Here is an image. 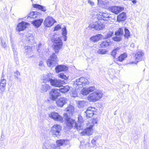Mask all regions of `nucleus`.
I'll return each instance as SVG.
<instances>
[{
  "label": "nucleus",
  "instance_id": "7ed1b4c3",
  "mask_svg": "<svg viewBox=\"0 0 149 149\" xmlns=\"http://www.w3.org/2000/svg\"><path fill=\"white\" fill-rule=\"evenodd\" d=\"M52 42L54 43V49L56 53H58L59 50L61 49L63 45L62 40L58 37L53 38L52 39Z\"/></svg>",
  "mask_w": 149,
  "mask_h": 149
},
{
  "label": "nucleus",
  "instance_id": "3c124183",
  "mask_svg": "<svg viewBox=\"0 0 149 149\" xmlns=\"http://www.w3.org/2000/svg\"><path fill=\"white\" fill-rule=\"evenodd\" d=\"M1 45L4 48H5L7 46V45L6 43L5 42L3 39H1Z\"/></svg>",
  "mask_w": 149,
  "mask_h": 149
},
{
  "label": "nucleus",
  "instance_id": "5fc2aeb1",
  "mask_svg": "<svg viewBox=\"0 0 149 149\" xmlns=\"http://www.w3.org/2000/svg\"><path fill=\"white\" fill-rule=\"evenodd\" d=\"M98 120L97 118H93L91 122L92 123L91 125H93V126L94 124H97Z\"/></svg>",
  "mask_w": 149,
  "mask_h": 149
},
{
  "label": "nucleus",
  "instance_id": "423d86ee",
  "mask_svg": "<svg viewBox=\"0 0 149 149\" xmlns=\"http://www.w3.org/2000/svg\"><path fill=\"white\" fill-rule=\"evenodd\" d=\"M104 25L99 20L90 24L88 27L91 28H93L96 30H102L104 28Z\"/></svg>",
  "mask_w": 149,
  "mask_h": 149
},
{
  "label": "nucleus",
  "instance_id": "7c9ffc66",
  "mask_svg": "<svg viewBox=\"0 0 149 149\" xmlns=\"http://www.w3.org/2000/svg\"><path fill=\"white\" fill-rule=\"evenodd\" d=\"M33 7L34 8H38L43 12H45L46 11L45 7L43 6L38 4H33Z\"/></svg>",
  "mask_w": 149,
  "mask_h": 149
},
{
  "label": "nucleus",
  "instance_id": "13d9d810",
  "mask_svg": "<svg viewBox=\"0 0 149 149\" xmlns=\"http://www.w3.org/2000/svg\"><path fill=\"white\" fill-rule=\"evenodd\" d=\"M39 66L41 67L44 66V65L43 64V62L42 61H40L39 63Z\"/></svg>",
  "mask_w": 149,
  "mask_h": 149
},
{
  "label": "nucleus",
  "instance_id": "09e8293b",
  "mask_svg": "<svg viewBox=\"0 0 149 149\" xmlns=\"http://www.w3.org/2000/svg\"><path fill=\"white\" fill-rule=\"evenodd\" d=\"M62 35L63 36H65L67 34V31L66 28L65 26L62 29Z\"/></svg>",
  "mask_w": 149,
  "mask_h": 149
},
{
  "label": "nucleus",
  "instance_id": "b1692460",
  "mask_svg": "<svg viewBox=\"0 0 149 149\" xmlns=\"http://www.w3.org/2000/svg\"><path fill=\"white\" fill-rule=\"evenodd\" d=\"M126 13L123 12L119 14L117 17V20L119 22H121L125 20L126 18Z\"/></svg>",
  "mask_w": 149,
  "mask_h": 149
},
{
  "label": "nucleus",
  "instance_id": "bf43d9fd",
  "mask_svg": "<svg viewBox=\"0 0 149 149\" xmlns=\"http://www.w3.org/2000/svg\"><path fill=\"white\" fill-rule=\"evenodd\" d=\"M96 141L94 140V139H93L91 141V143L93 145H95L96 143Z\"/></svg>",
  "mask_w": 149,
  "mask_h": 149
},
{
  "label": "nucleus",
  "instance_id": "58836bf2",
  "mask_svg": "<svg viewBox=\"0 0 149 149\" xmlns=\"http://www.w3.org/2000/svg\"><path fill=\"white\" fill-rule=\"evenodd\" d=\"M10 42H11V46L12 47V49L13 51L14 52V56H15V55H17V52L15 51V45L14 44V42L13 41V40L11 38H10Z\"/></svg>",
  "mask_w": 149,
  "mask_h": 149
},
{
  "label": "nucleus",
  "instance_id": "f03ea898",
  "mask_svg": "<svg viewBox=\"0 0 149 149\" xmlns=\"http://www.w3.org/2000/svg\"><path fill=\"white\" fill-rule=\"evenodd\" d=\"M103 93L101 91L97 90L90 94L88 96V100L90 102H96L102 97Z\"/></svg>",
  "mask_w": 149,
  "mask_h": 149
},
{
  "label": "nucleus",
  "instance_id": "a878e982",
  "mask_svg": "<svg viewBox=\"0 0 149 149\" xmlns=\"http://www.w3.org/2000/svg\"><path fill=\"white\" fill-rule=\"evenodd\" d=\"M43 21V20L42 19H40L38 20H35L32 22V23L34 26L38 28L41 24Z\"/></svg>",
  "mask_w": 149,
  "mask_h": 149
},
{
  "label": "nucleus",
  "instance_id": "a19ab883",
  "mask_svg": "<svg viewBox=\"0 0 149 149\" xmlns=\"http://www.w3.org/2000/svg\"><path fill=\"white\" fill-rule=\"evenodd\" d=\"M27 40L28 41L32 42L33 41L34 38L31 34H28L26 35Z\"/></svg>",
  "mask_w": 149,
  "mask_h": 149
},
{
  "label": "nucleus",
  "instance_id": "6ab92c4d",
  "mask_svg": "<svg viewBox=\"0 0 149 149\" xmlns=\"http://www.w3.org/2000/svg\"><path fill=\"white\" fill-rule=\"evenodd\" d=\"M93 125H91L89 127L84 130L83 132H81V134L83 135H88L89 136L91 135L92 132Z\"/></svg>",
  "mask_w": 149,
  "mask_h": 149
},
{
  "label": "nucleus",
  "instance_id": "393cba45",
  "mask_svg": "<svg viewBox=\"0 0 149 149\" xmlns=\"http://www.w3.org/2000/svg\"><path fill=\"white\" fill-rule=\"evenodd\" d=\"M111 43L109 40H105L101 42L100 46L102 48H105L111 45Z\"/></svg>",
  "mask_w": 149,
  "mask_h": 149
},
{
  "label": "nucleus",
  "instance_id": "de8ad7c7",
  "mask_svg": "<svg viewBox=\"0 0 149 149\" xmlns=\"http://www.w3.org/2000/svg\"><path fill=\"white\" fill-rule=\"evenodd\" d=\"M70 95L72 97H75L77 96V94L75 91H72L70 92Z\"/></svg>",
  "mask_w": 149,
  "mask_h": 149
},
{
  "label": "nucleus",
  "instance_id": "e433bc0d",
  "mask_svg": "<svg viewBox=\"0 0 149 149\" xmlns=\"http://www.w3.org/2000/svg\"><path fill=\"white\" fill-rule=\"evenodd\" d=\"M113 34V31L110 30L107 32L105 35V37L104 38L107 39L111 37Z\"/></svg>",
  "mask_w": 149,
  "mask_h": 149
},
{
  "label": "nucleus",
  "instance_id": "9d476101",
  "mask_svg": "<svg viewBox=\"0 0 149 149\" xmlns=\"http://www.w3.org/2000/svg\"><path fill=\"white\" fill-rule=\"evenodd\" d=\"M56 22L55 20L52 17L48 16L44 21L45 26L47 27H50Z\"/></svg>",
  "mask_w": 149,
  "mask_h": 149
},
{
  "label": "nucleus",
  "instance_id": "a18cd8bd",
  "mask_svg": "<svg viewBox=\"0 0 149 149\" xmlns=\"http://www.w3.org/2000/svg\"><path fill=\"white\" fill-rule=\"evenodd\" d=\"M86 105L85 102L84 101H81L79 102L78 104V107L79 108H83Z\"/></svg>",
  "mask_w": 149,
  "mask_h": 149
},
{
  "label": "nucleus",
  "instance_id": "2eb2a0df",
  "mask_svg": "<svg viewBox=\"0 0 149 149\" xmlns=\"http://www.w3.org/2000/svg\"><path fill=\"white\" fill-rule=\"evenodd\" d=\"M108 9L110 11L117 14L123 10L124 8L122 7L112 6L109 7Z\"/></svg>",
  "mask_w": 149,
  "mask_h": 149
},
{
  "label": "nucleus",
  "instance_id": "6e6552de",
  "mask_svg": "<svg viewBox=\"0 0 149 149\" xmlns=\"http://www.w3.org/2000/svg\"><path fill=\"white\" fill-rule=\"evenodd\" d=\"M74 83L78 86L82 85L83 86H85V85L88 84L89 82L87 79L82 77L76 79Z\"/></svg>",
  "mask_w": 149,
  "mask_h": 149
},
{
  "label": "nucleus",
  "instance_id": "9b49d317",
  "mask_svg": "<svg viewBox=\"0 0 149 149\" xmlns=\"http://www.w3.org/2000/svg\"><path fill=\"white\" fill-rule=\"evenodd\" d=\"M6 81L4 78V77L2 75L0 81V93L3 95V92L6 89Z\"/></svg>",
  "mask_w": 149,
  "mask_h": 149
},
{
  "label": "nucleus",
  "instance_id": "f8f14e48",
  "mask_svg": "<svg viewBox=\"0 0 149 149\" xmlns=\"http://www.w3.org/2000/svg\"><path fill=\"white\" fill-rule=\"evenodd\" d=\"M49 116L50 118L56 121H59L61 122H62L63 121L62 117L59 115L58 113L55 112L51 113L49 115Z\"/></svg>",
  "mask_w": 149,
  "mask_h": 149
},
{
  "label": "nucleus",
  "instance_id": "ddd939ff",
  "mask_svg": "<svg viewBox=\"0 0 149 149\" xmlns=\"http://www.w3.org/2000/svg\"><path fill=\"white\" fill-rule=\"evenodd\" d=\"M95 110V108L91 107H88L86 111L84 112L85 117L89 118L92 117L94 114V112Z\"/></svg>",
  "mask_w": 149,
  "mask_h": 149
},
{
  "label": "nucleus",
  "instance_id": "473e14b6",
  "mask_svg": "<svg viewBox=\"0 0 149 149\" xmlns=\"http://www.w3.org/2000/svg\"><path fill=\"white\" fill-rule=\"evenodd\" d=\"M38 13L36 12H32L30 13L27 17V19H29V18H35L38 16Z\"/></svg>",
  "mask_w": 149,
  "mask_h": 149
},
{
  "label": "nucleus",
  "instance_id": "c756f323",
  "mask_svg": "<svg viewBox=\"0 0 149 149\" xmlns=\"http://www.w3.org/2000/svg\"><path fill=\"white\" fill-rule=\"evenodd\" d=\"M115 36L112 38V39L114 41L116 42H119L122 40L123 36L117 34L115 33Z\"/></svg>",
  "mask_w": 149,
  "mask_h": 149
},
{
  "label": "nucleus",
  "instance_id": "0e129e2a",
  "mask_svg": "<svg viewBox=\"0 0 149 149\" xmlns=\"http://www.w3.org/2000/svg\"><path fill=\"white\" fill-rule=\"evenodd\" d=\"M132 2L134 3H136V0H133Z\"/></svg>",
  "mask_w": 149,
  "mask_h": 149
},
{
  "label": "nucleus",
  "instance_id": "4468645a",
  "mask_svg": "<svg viewBox=\"0 0 149 149\" xmlns=\"http://www.w3.org/2000/svg\"><path fill=\"white\" fill-rule=\"evenodd\" d=\"M65 82L60 79H52L51 81V84L53 86L60 87L62 86V85L65 84Z\"/></svg>",
  "mask_w": 149,
  "mask_h": 149
},
{
  "label": "nucleus",
  "instance_id": "a211bd4d",
  "mask_svg": "<svg viewBox=\"0 0 149 149\" xmlns=\"http://www.w3.org/2000/svg\"><path fill=\"white\" fill-rule=\"evenodd\" d=\"M67 99L64 97L60 98L56 101V103L58 106L62 107L67 102Z\"/></svg>",
  "mask_w": 149,
  "mask_h": 149
},
{
  "label": "nucleus",
  "instance_id": "f257e3e1",
  "mask_svg": "<svg viewBox=\"0 0 149 149\" xmlns=\"http://www.w3.org/2000/svg\"><path fill=\"white\" fill-rule=\"evenodd\" d=\"M66 120V123L67 126L69 128L74 127L77 130H81L82 128V124L80 123H77L74 120L71 119L66 113L64 114Z\"/></svg>",
  "mask_w": 149,
  "mask_h": 149
},
{
  "label": "nucleus",
  "instance_id": "37998d69",
  "mask_svg": "<svg viewBox=\"0 0 149 149\" xmlns=\"http://www.w3.org/2000/svg\"><path fill=\"white\" fill-rule=\"evenodd\" d=\"M58 77L63 79L67 80L68 79V77H67L63 73H61L58 74Z\"/></svg>",
  "mask_w": 149,
  "mask_h": 149
},
{
  "label": "nucleus",
  "instance_id": "052dcab7",
  "mask_svg": "<svg viewBox=\"0 0 149 149\" xmlns=\"http://www.w3.org/2000/svg\"><path fill=\"white\" fill-rule=\"evenodd\" d=\"M146 28L147 30L149 31V21H148V23L147 24Z\"/></svg>",
  "mask_w": 149,
  "mask_h": 149
},
{
  "label": "nucleus",
  "instance_id": "2f4dec72",
  "mask_svg": "<svg viewBox=\"0 0 149 149\" xmlns=\"http://www.w3.org/2000/svg\"><path fill=\"white\" fill-rule=\"evenodd\" d=\"M123 31H125V34H124V36L125 38L128 39L130 36V34L129 30L125 27H123Z\"/></svg>",
  "mask_w": 149,
  "mask_h": 149
},
{
  "label": "nucleus",
  "instance_id": "69168bd1",
  "mask_svg": "<svg viewBox=\"0 0 149 149\" xmlns=\"http://www.w3.org/2000/svg\"><path fill=\"white\" fill-rule=\"evenodd\" d=\"M47 146V145H46V146L43 148H42V149H47L46 148V146Z\"/></svg>",
  "mask_w": 149,
  "mask_h": 149
},
{
  "label": "nucleus",
  "instance_id": "20e7f679",
  "mask_svg": "<svg viewBox=\"0 0 149 149\" xmlns=\"http://www.w3.org/2000/svg\"><path fill=\"white\" fill-rule=\"evenodd\" d=\"M58 61V60L56 55L54 53H53L47 60V63L49 66L53 67L57 64Z\"/></svg>",
  "mask_w": 149,
  "mask_h": 149
},
{
  "label": "nucleus",
  "instance_id": "1a4fd4ad",
  "mask_svg": "<svg viewBox=\"0 0 149 149\" xmlns=\"http://www.w3.org/2000/svg\"><path fill=\"white\" fill-rule=\"evenodd\" d=\"M49 94L51 100L54 101L59 96L60 93L58 89H53L51 90Z\"/></svg>",
  "mask_w": 149,
  "mask_h": 149
},
{
  "label": "nucleus",
  "instance_id": "8fccbe9b",
  "mask_svg": "<svg viewBox=\"0 0 149 149\" xmlns=\"http://www.w3.org/2000/svg\"><path fill=\"white\" fill-rule=\"evenodd\" d=\"M74 107L73 106H71L69 107H67L66 110L67 111H68L69 113L70 112L71 113L72 112V111L73 110Z\"/></svg>",
  "mask_w": 149,
  "mask_h": 149
},
{
  "label": "nucleus",
  "instance_id": "c85d7f7f",
  "mask_svg": "<svg viewBox=\"0 0 149 149\" xmlns=\"http://www.w3.org/2000/svg\"><path fill=\"white\" fill-rule=\"evenodd\" d=\"M115 36L112 38V39L114 41L116 42H119L122 40L123 36L117 34L115 33Z\"/></svg>",
  "mask_w": 149,
  "mask_h": 149
},
{
  "label": "nucleus",
  "instance_id": "4c0bfd02",
  "mask_svg": "<svg viewBox=\"0 0 149 149\" xmlns=\"http://www.w3.org/2000/svg\"><path fill=\"white\" fill-rule=\"evenodd\" d=\"M127 57V55L126 53L122 54L118 57V60L120 61H122L124 60L125 58Z\"/></svg>",
  "mask_w": 149,
  "mask_h": 149
},
{
  "label": "nucleus",
  "instance_id": "e2e57ef3",
  "mask_svg": "<svg viewBox=\"0 0 149 149\" xmlns=\"http://www.w3.org/2000/svg\"><path fill=\"white\" fill-rule=\"evenodd\" d=\"M64 36V41H66L67 40V37L66 36Z\"/></svg>",
  "mask_w": 149,
  "mask_h": 149
},
{
  "label": "nucleus",
  "instance_id": "6e6d98bb",
  "mask_svg": "<svg viewBox=\"0 0 149 149\" xmlns=\"http://www.w3.org/2000/svg\"><path fill=\"white\" fill-rule=\"evenodd\" d=\"M61 29V25L59 24H58L55 27L54 31H57Z\"/></svg>",
  "mask_w": 149,
  "mask_h": 149
},
{
  "label": "nucleus",
  "instance_id": "f3484780",
  "mask_svg": "<svg viewBox=\"0 0 149 149\" xmlns=\"http://www.w3.org/2000/svg\"><path fill=\"white\" fill-rule=\"evenodd\" d=\"M29 24L27 23L22 22L19 23L16 28V30L18 32L24 30L28 26Z\"/></svg>",
  "mask_w": 149,
  "mask_h": 149
},
{
  "label": "nucleus",
  "instance_id": "dca6fc26",
  "mask_svg": "<svg viewBox=\"0 0 149 149\" xmlns=\"http://www.w3.org/2000/svg\"><path fill=\"white\" fill-rule=\"evenodd\" d=\"M110 15V14L107 13H100L98 15V18L99 19L103 20H110V18H111Z\"/></svg>",
  "mask_w": 149,
  "mask_h": 149
},
{
  "label": "nucleus",
  "instance_id": "cd10ccee",
  "mask_svg": "<svg viewBox=\"0 0 149 149\" xmlns=\"http://www.w3.org/2000/svg\"><path fill=\"white\" fill-rule=\"evenodd\" d=\"M67 141L64 140H58L56 141L57 146L60 147V146H61L65 144L66 142Z\"/></svg>",
  "mask_w": 149,
  "mask_h": 149
},
{
  "label": "nucleus",
  "instance_id": "603ef678",
  "mask_svg": "<svg viewBox=\"0 0 149 149\" xmlns=\"http://www.w3.org/2000/svg\"><path fill=\"white\" fill-rule=\"evenodd\" d=\"M20 75V73L18 71H16L14 72V77L15 78L18 79V76Z\"/></svg>",
  "mask_w": 149,
  "mask_h": 149
},
{
  "label": "nucleus",
  "instance_id": "412c9836",
  "mask_svg": "<svg viewBox=\"0 0 149 149\" xmlns=\"http://www.w3.org/2000/svg\"><path fill=\"white\" fill-rule=\"evenodd\" d=\"M50 88L51 87L49 84L44 82L41 84L40 91L42 93H45L50 90Z\"/></svg>",
  "mask_w": 149,
  "mask_h": 149
},
{
  "label": "nucleus",
  "instance_id": "4be33fe9",
  "mask_svg": "<svg viewBox=\"0 0 149 149\" xmlns=\"http://www.w3.org/2000/svg\"><path fill=\"white\" fill-rule=\"evenodd\" d=\"M55 69L56 72L58 73L60 72L66 71L68 69V68L64 65H60L57 66Z\"/></svg>",
  "mask_w": 149,
  "mask_h": 149
},
{
  "label": "nucleus",
  "instance_id": "c9c22d12",
  "mask_svg": "<svg viewBox=\"0 0 149 149\" xmlns=\"http://www.w3.org/2000/svg\"><path fill=\"white\" fill-rule=\"evenodd\" d=\"M115 34H117L123 37L124 36L123 27L119 28L115 32Z\"/></svg>",
  "mask_w": 149,
  "mask_h": 149
},
{
  "label": "nucleus",
  "instance_id": "49530a36",
  "mask_svg": "<svg viewBox=\"0 0 149 149\" xmlns=\"http://www.w3.org/2000/svg\"><path fill=\"white\" fill-rule=\"evenodd\" d=\"M81 94L83 95H87L89 93L87 88H84L81 91Z\"/></svg>",
  "mask_w": 149,
  "mask_h": 149
},
{
  "label": "nucleus",
  "instance_id": "aec40b11",
  "mask_svg": "<svg viewBox=\"0 0 149 149\" xmlns=\"http://www.w3.org/2000/svg\"><path fill=\"white\" fill-rule=\"evenodd\" d=\"M46 145H47L46 146L47 149H60V147L54 145H51V143L48 141H46L44 143L42 148L46 146Z\"/></svg>",
  "mask_w": 149,
  "mask_h": 149
},
{
  "label": "nucleus",
  "instance_id": "864d4df0",
  "mask_svg": "<svg viewBox=\"0 0 149 149\" xmlns=\"http://www.w3.org/2000/svg\"><path fill=\"white\" fill-rule=\"evenodd\" d=\"M89 93L93 91L95 89V87L94 86H91L87 88Z\"/></svg>",
  "mask_w": 149,
  "mask_h": 149
},
{
  "label": "nucleus",
  "instance_id": "680f3d73",
  "mask_svg": "<svg viewBox=\"0 0 149 149\" xmlns=\"http://www.w3.org/2000/svg\"><path fill=\"white\" fill-rule=\"evenodd\" d=\"M99 137L98 136H95V137H94L93 139L94 140H95L96 141L97 139H98Z\"/></svg>",
  "mask_w": 149,
  "mask_h": 149
},
{
  "label": "nucleus",
  "instance_id": "bb28decb",
  "mask_svg": "<svg viewBox=\"0 0 149 149\" xmlns=\"http://www.w3.org/2000/svg\"><path fill=\"white\" fill-rule=\"evenodd\" d=\"M70 88L69 86H62V87L58 89L59 91L63 93H65L68 92L70 90Z\"/></svg>",
  "mask_w": 149,
  "mask_h": 149
},
{
  "label": "nucleus",
  "instance_id": "39448f33",
  "mask_svg": "<svg viewBox=\"0 0 149 149\" xmlns=\"http://www.w3.org/2000/svg\"><path fill=\"white\" fill-rule=\"evenodd\" d=\"M61 129V126L60 125L56 124L51 128L50 131L53 135L58 137L61 135L60 131Z\"/></svg>",
  "mask_w": 149,
  "mask_h": 149
},
{
  "label": "nucleus",
  "instance_id": "0eeeda50",
  "mask_svg": "<svg viewBox=\"0 0 149 149\" xmlns=\"http://www.w3.org/2000/svg\"><path fill=\"white\" fill-rule=\"evenodd\" d=\"M144 55V53L141 51H139L137 52L135 55V61H131L130 63L136 64L139 61L142 59Z\"/></svg>",
  "mask_w": 149,
  "mask_h": 149
},
{
  "label": "nucleus",
  "instance_id": "338daca9",
  "mask_svg": "<svg viewBox=\"0 0 149 149\" xmlns=\"http://www.w3.org/2000/svg\"><path fill=\"white\" fill-rule=\"evenodd\" d=\"M132 46L133 47V46H134V44H132V45H131V46Z\"/></svg>",
  "mask_w": 149,
  "mask_h": 149
},
{
  "label": "nucleus",
  "instance_id": "79ce46f5",
  "mask_svg": "<svg viewBox=\"0 0 149 149\" xmlns=\"http://www.w3.org/2000/svg\"><path fill=\"white\" fill-rule=\"evenodd\" d=\"M107 51L105 49H99L97 51V53L99 54H106Z\"/></svg>",
  "mask_w": 149,
  "mask_h": 149
},
{
  "label": "nucleus",
  "instance_id": "774afa93",
  "mask_svg": "<svg viewBox=\"0 0 149 149\" xmlns=\"http://www.w3.org/2000/svg\"><path fill=\"white\" fill-rule=\"evenodd\" d=\"M116 113L115 112L114 113V115H116Z\"/></svg>",
  "mask_w": 149,
  "mask_h": 149
},
{
  "label": "nucleus",
  "instance_id": "72a5a7b5",
  "mask_svg": "<svg viewBox=\"0 0 149 149\" xmlns=\"http://www.w3.org/2000/svg\"><path fill=\"white\" fill-rule=\"evenodd\" d=\"M52 79L50 78L48 75L44 74L43 75V80L44 82L46 83L50 81V83Z\"/></svg>",
  "mask_w": 149,
  "mask_h": 149
},
{
  "label": "nucleus",
  "instance_id": "4d7b16f0",
  "mask_svg": "<svg viewBox=\"0 0 149 149\" xmlns=\"http://www.w3.org/2000/svg\"><path fill=\"white\" fill-rule=\"evenodd\" d=\"M88 2L91 6H93L94 5V3L91 0H88Z\"/></svg>",
  "mask_w": 149,
  "mask_h": 149
},
{
  "label": "nucleus",
  "instance_id": "ea45409f",
  "mask_svg": "<svg viewBox=\"0 0 149 149\" xmlns=\"http://www.w3.org/2000/svg\"><path fill=\"white\" fill-rule=\"evenodd\" d=\"M120 49V48L117 47L114 48L111 52V55L114 57H115V56L117 53V52L119 51Z\"/></svg>",
  "mask_w": 149,
  "mask_h": 149
},
{
  "label": "nucleus",
  "instance_id": "c03bdc74",
  "mask_svg": "<svg viewBox=\"0 0 149 149\" xmlns=\"http://www.w3.org/2000/svg\"><path fill=\"white\" fill-rule=\"evenodd\" d=\"M97 1L98 4H103L104 5L107 6L109 4V1H106L102 0H97Z\"/></svg>",
  "mask_w": 149,
  "mask_h": 149
},
{
  "label": "nucleus",
  "instance_id": "f704fd0d",
  "mask_svg": "<svg viewBox=\"0 0 149 149\" xmlns=\"http://www.w3.org/2000/svg\"><path fill=\"white\" fill-rule=\"evenodd\" d=\"M24 53L29 54L32 51V47L29 46H26L24 47Z\"/></svg>",
  "mask_w": 149,
  "mask_h": 149
},
{
  "label": "nucleus",
  "instance_id": "5701e85b",
  "mask_svg": "<svg viewBox=\"0 0 149 149\" xmlns=\"http://www.w3.org/2000/svg\"><path fill=\"white\" fill-rule=\"evenodd\" d=\"M104 38L102 35L101 34H98L97 35L92 36L90 38V40L93 42H97Z\"/></svg>",
  "mask_w": 149,
  "mask_h": 149
}]
</instances>
